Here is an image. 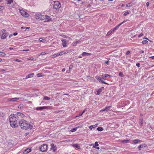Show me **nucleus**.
<instances>
[{"mask_svg":"<svg viewBox=\"0 0 154 154\" xmlns=\"http://www.w3.org/2000/svg\"><path fill=\"white\" fill-rule=\"evenodd\" d=\"M10 125L11 127L16 128L17 127L18 125H20V122L21 120L19 116H15V115H11L9 117Z\"/></svg>","mask_w":154,"mask_h":154,"instance_id":"nucleus-1","label":"nucleus"},{"mask_svg":"<svg viewBox=\"0 0 154 154\" xmlns=\"http://www.w3.org/2000/svg\"><path fill=\"white\" fill-rule=\"evenodd\" d=\"M20 126L21 128L23 129H31L33 127V124L32 122H29L26 120L21 119L20 122Z\"/></svg>","mask_w":154,"mask_h":154,"instance_id":"nucleus-2","label":"nucleus"},{"mask_svg":"<svg viewBox=\"0 0 154 154\" xmlns=\"http://www.w3.org/2000/svg\"><path fill=\"white\" fill-rule=\"evenodd\" d=\"M61 7V4L59 1H54L53 6V8L56 10L59 9Z\"/></svg>","mask_w":154,"mask_h":154,"instance_id":"nucleus-3","label":"nucleus"},{"mask_svg":"<svg viewBox=\"0 0 154 154\" xmlns=\"http://www.w3.org/2000/svg\"><path fill=\"white\" fill-rule=\"evenodd\" d=\"M0 34L2 33L1 38L2 39L6 38L8 35V34L6 32L5 29H2L0 31Z\"/></svg>","mask_w":154,"mask_h":154,"instance_id":"nucleus-4","label":"nucleus"},{"mask_svg":"<svg viewBox=\"0 0 154 154\" xmlns=\"http://www.w3.org/2000/svg\"><path fill=\"white\" fill-rule=\"evenodd\" d=\"M48 148V145L45 144H43L40 146L39 149L42 152H45L47 151Z\"/></svg>","mask_w":154,"mask_h":154,"instance_id":"nucleus-5","label":"nucleus"},{"mask_svg":"<svg viewBox=\"0 0 154 154\" xmlns=\"http://www.w3.org/2000/svg\"><path fill=\"white\" fill-rule=\"evenodd\" d=\"M20 12V13L21 15L25 17H28L29 16V14L25 11H24L22 9H19Z\"/></svg>","mask_w":154,"mask_h":154,"instance_id":"nucleus-6","label":"nucleus"},{"mask_svg":"<svg viewBox=\"0 0 154 154\" xmlns=\"http://www.w3.org/2000/svg\"><path fill=\"white\" fill-rule=\"evenodd\" d=\"M45 15H42L41 14H36L35 15V18L38 20H44Z\"/></svg>","mask_w":154,"mask_h":154,"instance_id":"nucleus-7","label":"nucleus"},{"mask_svg":"<svg viewBox=\"0 0 154 154\" xmlns=\"http://www.w3.org/2000/svg\"><path fill=\"white\" fill-rule=\"evenodd\" d=\"M15 115V116H19L20 119V120H21L22 119H21V118L26 117L25 115L24 114L20 112H17V115Z\"/></svg>","mask_w":154,"mask_h":154,"instance_id":"nucleus-8","label":"nucleus"},{"mask_svg":"<svg viewBox=\"0 0 154 154\" xmlns=\"http://www.w3.org/2000/svg\"><path fill=\"white\" fill-rule=\"evenodd\" d=\"M51 148L50 149L52 150L54 152H56L57 150V148L56 145L54 143H51Z\"/></svg>","mask_w":154,"mask_h":154,"instance_id":"nucleus-9","label":"nucleus"},{"mask_svg":"<svg viewBox=\"0 0 154 154\" xmlns=\"http://www.w3.org/2000/svg\"><path fill=\"white\" fill-rule=\"evenodd\" d=\"M95 78L98 80L99 82H100L102 83H103L104 84H107V85H109V84L108 83H107L105 82H104V81L100 77V76H98L97 75L95 77Z\"/></svg>","mask_w":154,"mask_h":154,"instance_id":"nucleus-10","label":"nucleus"},{"mask_svg":"<svg viewBox=\"0 0 154 154\" xmlns=\"http://www.w3.org/2000/svg\"><path fill=\"white\" fill-rule=\"evenodd\" d=\"M20 99L19 98H17V97H15L12 98H8L7 99V100L8 101L12 102H16V101L19 100Z\"/></svg>","mask_w":154,"mask_h":154,"instance_id":"nucleus-11","label":"nucleus"},{"mask_svg":"<svg viewBox=\"0 0 154 154\" xmlns=\"http://www.w3.org/2000/svg\"><path fill=\"white\" fill-rule=\"evenodd\" d=\"M61 41L62 43V45L63 47H67V44L68 43V41H67L66 39H62Z\"/></svg>","mask_w":154,"mask_h":154,"instance_id":"nucleus-12","label":"nucleus"},{"mask_svg":"<svg viewBox=\"0 0 154 154\" xmlns=\"http://www.w3.org/2000/svg\"><path fill=\"white\" fill-rule=\"evenodd\" d=\"M44 17V20H45L46 21H50L52 20V18H51L50 16L47 15H45Z\"/></svg>","mask_w":154,"mask_h":154,"instance_id":"nucleus-13","label":"nucleus"},{"mask_svg":"<svg viewBox=\"0 0 154 154\" xmlns=\"http://www.w3.org/2000/svg\"><path fill=\"white\" fill-rule=\"evenodd\" d=\"M147 147V145L146 144H141L138 146V149L139 150H140L141 148L143 147Z\"/></svg>","mask_w":154,"mask_h":154,"instance_id":"nucleus-14","label":"nucleus"},{"mask_svg":"<svg viewBox=\"0 0 154 154\" xmlns=\"http://www.w3.org/2000/svg\"><path fill=\"white\" fill-rule=\"evenodd\" d=\"M31 151V149L30 148H28L26 149L23 152L24 154H26Z\"/></svg>","mask_w":154,"mask_h":154,"instance_id":"nucleus-15","label":"nucleus"},{"mask_svg":"<svg viewBox=\"0 0 154 154\" xmlns=\"http://www.w3.org/2000/svg\"><path fill=\"white\" fill-rule=\"evenodd\" d=\"M34 73H32L30 74H29L27 76H26V79H28L29 78H32L33 77Z\"/></svg>","mask_w":154,"mask_h":154,"instance_id":"nucleus-16","label":"nucleus"},{"mask_svg":"<svg viewBox=\"0 0 154 154\" xmlns=\"http://www.w3.org/2000/svg\"><path fill=\"white\" fill-rule=\"evenodd\" d=\"M104 87H102L101 88H100L97 91V94L100 95V94L101 92L102 91V90H103Z\"/></svg>","mask_w":154,"mask_h":154,"instance_id":"nucleus-17","label":"nucleus"},{"mask_svg":"<svg viewBox=\"0 0 154 154\" xmlns=\"http://www.w3.org/2000/svg\"><path fill=\"white\" fill-rule=\"evenodd\" d=\"M69 51H64L60 52L59 54L60 55H62L63 54H66L68 53Z\"/></svg>","mask_w":154,"mask_h":154,"instance_id":"nucleus-18","label":"nucleus"},{"mask_svg":"<svg viewBox=\"0 0 154 154\" xmlns=\"http://www.w3.org/2000/svg\"><path fill=\"white\" fill-rule=\"evenodd\" d=\"M44 109H45V106H40L36 108V110H41Z\"/></svg>","mask_w":154,"mask_h":154,"instance_id":"nucleus-19","label":"nucleus"},{"mask_svg":"<svg viewBox=\"0 0 154 154\" xmlns=\"http://www.w3.org/2000/svg\"><path fill=\"white\" fill-rule=\"evenodd\" d=\"M71 146L73 147L77 148L78 149H79L80 148V146L77 144H71Z\"/></svg>","mask_w":154,"mask_h":154,"instance_id":"nucleus-20","label":"nucleus"},{"mask_svg":"<svg viewBox=\"0 0 154 154\" xmlns=\"http://www.w3.org/2000/svg\"><path fill=\"white\" fill-rule=\"evenodd\" d=\"M133 142L135 144H137L142 142V141L139 139H136L133 140Z\"/></svg>","mask_w":154,"mask_h":154,"instance_id":"nucleus-21","label":"nucleus"},{"mask_svg":"<svg viewBox=\"0 0 154 154\" xmlns=\"http://www.w3.org/2000/svg\"><path fill=\"white\" fill-rule=\"evenodd\" d=\"M121 26L120 24H119L118 25L116 26L114 28L112 29L113 31L114 32L116 30H117L119 28V26Z\"/></svg>","mask_w":154,"mask_h":154,"instance_id":"nucleus-22","label":"nucleus"},{"mask_svg":"<svg viewBox=\"0 0 154 154\" xmlns=\"http://www.w3.org/2000/svg\"><path fill=\"white\" fill-rule=\"evenodd\" d=\"M80 127V126H78V127H75V128H73V129H72L71 130H70V131L72 132H74L75 131H76L77 129L79 128Z\"/></svg>","mask_w":154,"mask_h":154,"instance_id":"nucleus-23","label":"nucleus"},{"mask_svg":"<svg viewBox=\"0 0 154 154\" xmlns=\"http://www.w3.org/2000/svg\"><path fill=\"white\" fill-rule=\"evenodd\" d=\"M91 54V53H87L86 52H83L82 54V55L83 56H87V55H90Z\"/></svg>","mask_w":154,"mask_h":154,"instance_id":"nucleus-24","label":"nucleus"},{"mask_svg":"<svg viewBox=\"0 0 154 154\" xmlns=\"http://www.w3.org/2000/svg\"><path fill=\"white\" fill-rule=\"evenodd\" d=\"M50 99V98L47 96H45L44 97V98H43V100H49Z\"/></svg>","mask_w":154,"mask_h":154,"instance_id":"nucleus-25","label":"nucleus"},{"mask_svg":"<svg viewBox=\"0 0 154 154\" xmlns=\"http://www.w3.org/2000/svg\"><path fill=\"white\" fill-rule=\"evenodd\" d=\"M113 31L112 30V29H111L108 32L107 34H106V35L107 36H108L110 34H111Z\"/></svg>","mask_w":154,"mask_h":154,"instance_id":"nucleus-26","label":"nucleus"},{"mask_svg":"<svg viewBox=\"0 0 154 154\" xmlns=\"http://www.w3.org/2000/svg\"><path fill=\"white\" fill-rule=\"evenodd\" d=\"M111 107V106H106L105 108V110H106V112H108Z\"/></svg>","mask_w":154,"mask_h":154,"instance_id":"nucleus-27","label":"nucleus"},{"mask_svg":"<svg viewBox=\"0 0 154 154\" xmlns=\"http://www.w3.org/2000/svg\"><path fill=\"white\" fill-rule=\"evenodd\" d=\"M7 4H10L13 2L12 0H5Z\"/></svg>","mask_w":154,"mask_h":154,"instance_id":"nucleus-28","label":"nucleus"},{"mask_svg":"<svg viewBox=\"0 0 154 154\" xmlns=\"http://www.w3.org/2000/svg\"><path fill=\"white\" fill-rule=\"evenodd\" d=\"M133 5V4L132 3H128V4H126V7H131V6H132Z\"/></svg>","mask_w":154,"mask_h":154,"instance_id":"nucleus-29","label":"nucleus"},{"mask_svg":"<svg viewBox=\"0 0 154 154\" xmlns=\"http://www.w3.org/2000/svg\"><path fill=\"white\" fill-rule=\"evenodd\" d=\"M5 54L2 52H0V56L4 57L5 56Z\"/></svg>","mask_w":154,"mask_h":154,"instance_id":"nucleus-30","label":"nucleus"},{"mask_svg":"<svg viewBox=\"0 0 154 154\" xmlns=\"http://www.w3.org/2000/svg\"><path fill=\"white\" fill-rule=\"evenodd\" d=\"M45 109H52L53 107L52 106H45Z\"/></svg>","mask_w":154,"mask_h":154,"instance_id":"nucleus-31","label":"nucleus"},{"mask_svg":"<svg viewBox=\"0 0 154 154\" xmlns=\"http://www.w3.org/2000/svg\"><path fill=\"white\" fill-rule=\"evenodd\" d=\"M97 130L99 131H102L103 130V128L99 127L97 128Z\"/></svg>","mask_w":154,"mask_h":154,"instance_id":"nucleus-32","label":"nucleus"},{"mask_svg":"<svg viewBox=\"0 0 154 154\" xmlns=\"http://www.w3.org/2000/svg\"><path fill=\"white\" fill-rule=\"evenodd\" d=\"M148 42L147 40H145L143 41L142 42V43L143 44H147L148 43Z\"/></svg>","mask_w":154,"mask_h":154,"instance_id":"nucleus-33","label":"nucleus"},{"mask_svg":"<svg viewBox=\"0 0 154 154\" xmlns=\"http://www.w3.org/2000/svg\"><path fill=\"white\" fill-rule=\"evenodd\" d=\"M99 146V144H98V143L97 142H96L95 143L94 146H93V147L94 148H95L96 146Z\"/></svg>","mask_w":154,"mask_h":154,"instance_id":"nucleus-34","label":"nucleus"},{"mask_svg":"<svg viewBox=\"0 0 154 154\" xmlns=\"http://www.w3.org/2000/svg\"><path fill=\"white\" fill-rule=\"evenodd\" d=\"M60 35L61 36H62V37L64 38H68V36L65 35H64L60 34Z\"/></svg>","mask_w":154,"mask_h":154,"instance_id":"nucleus-35","label":"nucleus"},{"mask_svg":"<svg viewBox=\"0 0 154 154\" xmlns=\"http://www.w3.org/2000/svg\"><path fill=\"white\" fill-rule=\"evenodd\" d=\"M39 40L40 42H45V39H44L41 38H39Z\"/></svg>","mask_w":154,"mask_h":154,"instance_id":"nucleus-36","label":"nucleus"},{"mask_svg":"<svg viewBox=\"0 0 154 154\" xmlns=\"http://www.w3.org/2000/svg\"><path fill=\"white\" fill-rule=\"evenodd\" d=\"M5 9V7L3 6H0V11H2Z\"/></svg>","mask_w":154,"mask_h":154,"instance_id":"nucleus-37","label":"nucleus"},{"mask_svg":"<svg viewBox=\"0 0 154 154\" xmlns=\"http://www.w3.org/2000/svg\"><path fill=\"white\" fill-rule=\"evenodd\" d=\"M37 76L38 77H42V73H39L37 74Z\"/></svg>","mask_w":154,"mask_h":154,"instance_id":"nucleus-38","label":"nucleus"},{"mask_svg":"<svg viewBox=\"0 0 154 154\" xmlns=\"http://www.w3.org/2000/svg\"><path fill=\"white\" fill-rule=\"evenodd\" d=\"M119 75L121 77H123L124 75L123 73L121 72H119Z\"/></svg>","mask_w":154,"mask_h":154,"instance_id":"nucleus-39","label":"nucleus"},{"mask_svg":"<svg viewBox=\"0 0 154 154\" xmlns=\"http://www.w3.org/2000/svg\"><path fill=\"white\" fill-rule=\"evenodd\" d=\"M34 59L33 57H29L27 58V60H33Z\"/></svg>","mask_w":154,"mask_h":154,"instance_id":"nucleus-40","label":"nucleus"},{"mask_svg":"<svg viewBox=\"0 0 154 154\" xmlns=\"http://www.w3.org/2000/svg\"><path fill=\"white\" fill-rule=\"evenodd\" d=\"M127 20H124L121 23H120V24L121 25L123 23H124L125 22H127Z\"/></svg>","mask_w":154,"mask_h":154,"instance_id":"nucleus-41","label":"nucleus"},{"mask_svg":"<svg viewBox=\"0 0 154 154\" xmlns=\"http://www.w3.org/2000/svg\"><path fill=\"white\" fill-rule=\"evenodd\" d=\"M129 12L127 11H126V12H125L124 14V16H126L127 15V14H129Z\"/></svg>","mask_w":154,"mask_h":154,"instance_id":"nucleus-42","label":"nucleus"},{"mask_svg":"<svg viewBox=\"0 0 154 154\" xmlns=\"http://www.w3.org/2000/svg\"><path fill=\"white\" fill-rule=\"evenodd\" d=\"M14 61H16L17 62H22V61L19 60V59H14Z\"/></svg>","mask_w":154,"mask_h":154,"instance_id":"nucleus-43","label":"nucleus"},{"mask_svg":"<svg viewBox=\"0 0 154 154\" xmlns=\"http://www.w3.org/2000/svg\"><path fill=\"white\" fill-rule=\"evenodd\" d=\"M47 54V53H46V52H42L40 53V55H44V54Z\"/></svg>","mask_w":154,"mask_h":154,"instance_id":"nucleus-44","label":"nucleus"},{"mask_svg":"<svg viewBox=\"0 0 154 154\" xmlns=\"http://www.w3.org/2000/svg\"><path fill=\"white\" fill-rule=\"evenodd\" d=\"M102 77L103 79L105 80L106 79V77H105V76L103 75H102Z\"/></svg>","mask_w":154,"mask_h":154,"instance_id":"nucleus-45","label":"nucleus"},{"mask_svg":"<svg viewBox=\"0 0 154 154\" xmlns=\"http://www.w3.org/2000/svg\"><path fill=\"white\" fill-rule=\"evenodd\" d=\"M130 51H127L126 54V55H129L130 54Z\"/></svg>","mask_w":154,"mask_h":154,"instance_id":"nucleus-46","label":"nucleus"},{"mask_svg":"<svg viewBox=\"0 0 154 154\" xmlns=\"http://www.w3.org/2000/svg\"><path fill=\"white\" fill-rule=\"evenodd\" d=\"M77 43L75 42H73L72 43L73 46H75L76 45Z\"/></svg>","mask_w":154,"mask_h":154,"instance_id":"nucleus-47","label":"nucleus"},{"mask_svg":"<svg viewBox=\"0 0 154 154\" xmlns=\"http://www.w3.org/2000/svg\"><path fill=\"white\" fill-rule=\"evenodd\" d=\"M23 104H20V105L19 106H18V108H21L23 107Z\"/></svg>","mask_w":154,"mask_h":154,"instance_id":"nucleus-48","label":"nucleus"},{"mask_svg":"<svg viewBox=\"0 0 154 154\" xmlns=\"http://www.w3.org/2000/svg\"><path fill=\"white\" fill-rule=\"evenodd\" d=\"M97 125H98L97 124H95L94 125H92V126H93V128H95L97 126Z\"/></svg>","mask_w":154,"mask_h":154,"instance_id":"nucleus-49","label":"nucleus"},{"mask_svg":"<svg viewBox=\"0 0 154 154\" xmlns=\"http://www.w3.org/2000/svg\"><path fill=\"white\" fill-rule=\"evenodd\" d=\"M143 123V119H142L141 120V122H140V125H141V126L142 125Z\"/></svg>","mask_w":154,"mask_h":154,"instance_id":"nucleus-50","label":"nucleus"},{"mask_svg":"<svg viewBox=\"0 0 154 154\" xmlns=\"http://www.w3.org/2000/svg\"><path fill=\"white\" fill-rule=\"evenodd\" d=\"M143 33H141L138 36V37L139 38H140L141 36L143 35Z\"/></svg>","mask_w":154,"mask_h":154,"instance_id":"nucleus-51","label":"nucleus"},{"mask_svg":"<svg viewBox=\"0 0 154 154\" xmlns=\"http://www.w3.org/2000/svg\"><path fill=\"white\" fill-rule=\"evenodd\" d=\"M129 141V140H125L122 141L123 142H125V143H128Z\"/></svg>","mask_w":154,"mask_h":154,"instance_id":"nucleus-52","label":"nucleus"},{"mask_svg":"<svg viewBox=\"0 0 154 154\" xmlns=\"http://www.w3.org/2000/svg\"><path fill=\"white\" fill-rule=\"evenodd\" d=\"M82 115H83V114L82 113H80L79 114L78 116H76V117H77L79 116H81Z\"/></svg>","mask_w":154,"mask_h":154,"instance_id":"nucleus-53","label":"nucleus"},{"mask_svg":"<svg viewBox=\"0 0 154 154\" xmlns=\"http://www.w3.org/2000/svg\"><path fill=\"white\" fill-rule=\"evenodd\" d=\"M89 128L91 130H92V128H93V126L92 125H91L89 127Z\"/></svg>","mask_w":154,"mask_h":154,"instance_id":"nucleus-54","label":"nucleus"},{"mask_svg":"<svg viewBox=\"0 0 154 154\" xmlns=\"http://www.w3.org/2000/svg\"><path fill=\"white\" fill-rule=\"evenodd\" d=\"M136 66L138 67H140V64L139 63H137L136 64Z\"/></svg>","mask_w":154,"mask_h":154,"instance_id":"nucleus-55","label":"nucleus"},{"mask_svg":"<svg viewBox=\"0 0 154 154\" xmlns=\"http://www.w3.org/2000/svg\"><path fill=\"white\" fill-rule=\"evenodd\" d=\"M73 67V66L72 65H71L69 66V69H71Z\"/></svg>","mask_w":154,"mask_h":154,"instance_id":"nucleus-56","label":"nucleus"},{"mask_svg":"<svg viewBox=\"0 0 154 154\" xmlns=\"http://www.w3.org/2000/svg\"><path fill=\"white\" fill-rule=\"evenodd\" d=\"M104 75L105 76V77L106 78V77H107V76H110V75H109L108 74H106Z\"/></svg>","mask_w":154,"mask_h":154,"instance_id":"nucleus-57","label":"nucleus"},{"mask_svg":"<svg viewBox=\"0 0 154 154\" xmlns=\"http://www.w3.org/2000/svg\"><path fill=\"white\" fill-rule=\"evenodd\" d=\"M149 5V2H147L146 3V6H147V7H148Z\"/></svg>","mask_w":154,"mask_h":154,"instance_id":"nucleus-58","label":"nucleus"},{"mask_svg":"<svg viewBox=\"0 0 154 154\" xmlns=\"http://www.w3.org/2000/svg\"><path fill=\"white\" fill-rule=\"evenodd\" d=\"M17 34H18L17 33L14 32V33H13V35H14V36H16V35H17Z\"/></svg>","mask_w":154,"mask_h":154,"instance_id":"nucleus-59","label":"nucleus"},{"mask_svg":"<svg viewBox=\"0 0 154 154\" xmlns=\"http://www.w3.org/2000/svg\"><path fill=\"white\" fill-rule=\"evenodd\" d=\"M52 57L53 58H55V57H57L56 54H53V55H52Z\"/></svg>","mask_w":154,"mask_h":154,"instance_id":"nucleus-60","label":"nucleus"},{"mask_svg":"<svg viewBox=\"0 0 154 154\" xmlns=\"http://www.w3.org/2000/svg\"><path fill=\"white\" fill-rule=\"evenodd\" d=\"M55 54L56 55V57H58L59 56H60V54L59 53H57V54Z\"/></svg>","mask_w":154,"mask_h":154,"instance_id":"nucleus-61","label":"nucleus"},{"mask_svg":"<svg viewBox=\"0 0 154 154\" xmlns=\"http://www.w3.org/2000/svg\"><path fill=\"white\" fill-rule=\"evenodd\" d=\"M29 51V50L28 49H26V50H23V51Z\"/></svg>","mask_w":154,"mask_h":154,"instance_id":"nucleus-62","label":"nucleus"},{"mask_svg":"<svg viewBox=\"0 0 154 154\" xmlns=\"http://www.w3.org/2000/svg\"><path fill=\"white\" fill-rule=\"evenodd\" d=\"M65 70H66L65 69L63 68L62 69V72H64L65 71Z\"/></svg>","mask_w":154,"mask_h":154,"instance_id":"nucleus-63","label":"nucleus"},{"mask_svg":"<svg viewBox=\"0 0 154 154\" xmlns=\"http://www.w3.org/2000/svg\"><path fill=\"white\" fill-rule=\"evenodd\" d=\"M149 58H151L152 59H154V56H151L149 57Z\"/></svg>","mask_w":154,"mask_h":154,"instance_id":"nucleus-64","label":"nucleus"}]
</instances>
